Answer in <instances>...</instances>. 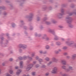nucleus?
<instances>
[{"instance_id": "16", "label": "nucleus", "mask_w": 76, "mask_h": 76, "mask_svg": "<svg viewBox=\"0 0 76 76\" xmlns=\"http://www.w3.org/2000/svg\"><path fill=\"white\" fill-rule=\"evenodd\" d=\"M38 60L39 61V64H41V62L43 61V60L42 59H41V58L39 59Z\"/></svg>"}, {"instance_id": "49", "label": "nucleus", "mask_w": 76, "mask_h": 76, "mask_svg": "<svg viewBox=\"0 0 76 76\" xmlns=\"http://www.w3.org/2000/svg\"><path fill=\"white\" fill-rule=\"evenodd\" d=\"M12 27H15V24H13L12 25Z\"/></svg>"}, {"instance_id": "25", "label": "nucleus", "mask_w": 76, "mask_h": 76, "mask_svg": "<svg viewBox=\"0 0 76 76\" xmlns=\"http://www.w3.org/2000/svg\"><path fill=\"white\" fill-rule=\"evenodd\" d=\"M45 60L46 61H49V60H50V59L49 58L47 57L45 58Z\"/></svg>"}, {"instance_id": "37", "label": "nucleus", "mask_w": 76, "mask_h": 76, "mask_svg": "<svg viewBox=\"0 0 76 76\" xmlns=\"http://www.w3.org/2000/svg\"><path fill=\"white\" fill-rule=\"evenodd\" d=\"M35 67L36 68H38V67H39V65L38 64L36 65Z\"/></svg>"}, {"instance_id": "64", "label": "nucleus", "mask_w": 76, "mask_h": 76, "mask_svg": "<svg viewBox=\"0 0 76 76\" xmlns=\"http://www.w3.org/2000/svg\"><path fill=\"white\" fill-rule=\"evenodd\" d=\"M1 39H4V38H3V37H1Z\"/></svg>"}, {"instance_id": "58", "label": "nucleus", "mask_w": 76, "mask_h": 76, "mask_svg": "<svg viewBox=\"0 0 76 76\" xmlns=\"http://www.w3.org/2000/svg\"><path fill=\"white\" fill-rule=\"evenodd\" d=\"M61 51V49H59L58 50V51L59 52H60V51Z\"/></svg>"}, {"instance_id": "20", "label": "nucleus", "mask_w": 76, "mask_h": 76, "mask_svg": "<svg viewBox=\"0 0 76 76\" xmlns=\"http://www.w3.org/2000/svg\"><path fill=\"white\" fill-rule=\"evenodd\" d=\"M9 72L11 75H12V74H13V71L12 70H10L9 71Z\"/></svg>"}, {"instance_id": "5", "label": "nucleus", "mask_w": 76, "mask_h": 76, "mask_svg": "<svg viewBox=\"0 0 76 76\" xmlns=\"http://www.w3.org/2000/svg\"><path fill=\"white\" fill-rule=\"evenodd\" d=\"M48 19L47 17H45L42 20V21L46 25H50L51 23V22L48 21H46Z\"/></svg>"}, {"instance_id": "13", "label": "nucleus", "mask_w": 76, "mask_h": 76, "mask_svg": "<svg viewBox=\"0 0 76 76\" xmlns=\"http://www.w3.org/2000/svg\"><path fill=\"white\" fill-rule=\"evenodd\" d=\"M23 62L21 61L20 63V67L21 68H23Z\"/></svg>"}, {"instance_id": "61", "label": "nucleus", "mask_w": 76, "mask_h": 76, "mask_svg": "<svg viewBox=\"0 0 76 76\" xmlns=\"http://www.w3.org/2000/svg\"><path fill=\"white\" fill-rule=\"evenodd\" d=\"M43 28V27L42 26L40 27V29H42Z\"/></svg>"}, {"instance_id": "18", "label": "nucleus", "mask_w": 76, "mask_h": 76, "mask_svg": "<svg viewBox=\"0 0 76 76\" xmlns=\"http://www.w3.org/2000/svg\"><path fill=\"white\" fill-rule=\"evenodd\" d=\"M73 14H74V15H76V12L71 13L69 14V16H72V15H73Z\"/></svg>"}, {"instance_id": "59", "label": "nucleus", "mask_w": 76, "mask_h": 76, "mask_svg": "<svg viewBox=\"0 0 76 76\" xmlns=\"http://www.w3.org/2000/svg\"><path fill=\"white\" fill-rule=\"evenodd\" d=\"M45 9H46V8H42V9H43V10H45Z\"/></svg>"}, {"instance_id": "7", "label": "nucleus", "mask_w": 76, "mask_h": 76, "mask_svg": "<svg viewBox=\"0 0 76 76\" xmlns=\"http://www.w3.org/2000/svg\"><path fill=\"white\" fill-rule=\"evenodd\" d=\"M67 68L65 69V71L66 72H70V70H73V67L72 66L68 65L67 66Z\"/></svg>"}, {"instance_id": "23", "label": "nucleus", "mask_w": 76, "mask_h": 76, "mask_svg": "<svg viewBox=\"0 0 76 76\" xmlns=\"http://www.w3.org/2000/svg\"><path fill=\"white\" fill-rule=\"evenodd\" d=\"M62 69H65V71H66V69H66V66H62Z\"/></svg>"}, {"instance_id": "50", "label": "nucleus", "mask_w": 76, "mask_h": 76, "mask_svg": "<svg viewBox=\"0 0 76 76\" xmlns=\"http://www.w3.org/2000/svg\"><path fill=\"white\" fill-rule=\"evenodd\" d=\"M70 58V57L69 56H66V58Z\"/></svg>"}, {"instance_id": "53", "label": "nucleus", "mask_w": 76, "mask_h": 76, "mask_svg": "<svg viewBox=\"0 0 76 76\" xmlns=\"http://www.w3.org/2000/svg\"><path fill=\"white\" fill-rule=\"evenodd\" d=\"M50 63L49 62L47 64V66H50Z\"/></svg>"}, {"instance_id": "33", "label": "nucleus", "mask_w": 76, "mask_h": 76, "mask_svg": "<svg viewBox=\"0 0 76 76\" xmlns=\"http://www.w3.org/2000/svg\"><path fill=\"white\" fill-rule=\"evenodd\" d=\"M69 26L70 28H73V26L72 24H69Z\"/></svg>"}, {"instance_id": "60", "label": "nucleus", "mask_w": 76, "mask_h": 76, "mask_svg": "<svg viewBox=\"0 0 76 76\" xmlns=\"http://www.w3.org/2000/svg\"><path fill=\"white\" fill-rule=\"evenodd\" d=\"M62 76H66V74H62Z\"/></svg>"}, {"instance_id": "3", "label": "nucleus", "mask_w": 76, "mask_h": 76, "mask_svg": "<svg viewBox=\"0 0 76 76\" xmlns=\"http://www.w3.org/2000/svg\"><path fill=\"white\" fill-rule=\"evenodd\" d=\"M64 10L61 9V13H58L57 14V17L58 18H62V15H64Z\"/></svg>"}, {"instance_id": "29", "label": "nucleus", "mask_w": 76, "mask_h": 76, "mask_svg": "<svg viewBox=\"0 0 76 76\" xmlns=\"http://www.w3.org/2000/svg\"><path fill=\"white\" fill-rule=\"evenodd\" d=\"M35 53H33L31 54V56L32 57H34V56H35Z\"/></svg>"}, {"instance_id": "30", "label": "nucleus", "mask_w": 76, "mask_h": 76, "mask_svg": "<svg viewBox=\"0 0 76 76\" xmlns=\"http://www.w3.org/2000/svg\"><path fill=\"white\" fill-rule=\"evenodd\" d=\"M45 48L46 49H49L50 48V46L48 45H46L45 47Z\"/></svg>"}, {"instance_id": "17", "label": "nucleus", "mask_w": 76, "mask_h": 76, "mask_svg": "<svg viewBox=\"0 0 76 76\" xmlns=\"http://www.w3.org/2000/svg\"><path fill=\"white\" fill-rule=\"evenodd\" d=\"M27 57H28V58H29V59L30 61H32V60L33 59H32V57H30V56H27Z\"/></svg>"}, {"instance_id": "55", "label": "nucleus", "mask_w": 76, "mask_h": 76, "mask_svg": "<svg viewBox=\"0 0 76 76\" xmlns=\"http://www.w3.org/2000/svg\"><path fill=\"white\" fill-rule=\"evenodd\" d=\"M2 65L3 66H5V63H4L2 64Z\"/></svg>"}, {"instance_id": "40", "label": "nucleus", "mask_w": 76, "mask_h": 76, "mask_svg": "<svg viewBox=\"0 0 76 76\" xmlns=\"http://www.w3.org/2000/svg\"><path fill=\"white\" fill-rule=\"evenodd\" d=\"M4 15V16H6V15H7V12H4L3 14Z\"/></svg>"}, {"instance_id": "32", "label": "nucleus", "mask_w": 76, "mask_h": 76, "mask_svg": "<svg viewBox=\"0 0 76 76\" xmlns=\"http://www.w3.org/2000/svg\"><path fill=\"white\" fill-rule=\"evenodd\" d=\"M39 53H40V54H44V52L42 50H40L39 51Z\"/></svg>"}, {"instance_id": "38", "label": "nucleus", "mask_w": 76, "mask_h": 76, "mask_svg": "<svg viewBox=\"0 0 76 76\" xmlns=\"http://www.w3.org/2000/svg\"><path fill=\"white\" fill-rule=\"evenodd\" d=\"M45 67V65H43L41 66L42 68H44Z\"/></svg>"}, {"instance_id": "14", "label": "nucleus", "mask_w": 76, "mask_h": 76, "mask_svg": "<svg viewBox=\"0 0 76 76\" xmlns=\"http://www.w3.org/2000/svg\"><path fill=\"white\" fill-rule=\"evenodd\" d=\"M50 21L51 22V23H56L57 22L54 19H51Z\"/></svg>"}, {"instance_id": "34", "label": "nucleus", "mask_w": 76, "mask_h": 76, "mask_svg": "<svg viewBox=\"0 0 76 76\" xmlns=\"http://www.w3.org/2000/svg\"><path fill=\"white\" fill-rule=\"evenodd\" d=\"M54 39H55V40H58V38L57 37H56L54 38Z\"/></svg>"}, {"instance_id": "11", "label": "nucleus", "mask_w": 76, "mask_h": 76, "mask_svg": "<svg viewBox=\"0 0 76 76\" xmlns=\"http://www.w3.org/2000/svg\"><path fill=\"white\" fill-rule=\"evenodd\" d=\"M52 60L53 61H54V62H57L58 60V59H56L55 57L52 58Z\"/></svg>"}, {"instance_id": "31", "label": "nucleus", "mask_w": 76, "mask_h": 76, "mask_svg": "<svg viewBox=\"0 0 76 76\" xmlns=\"http://www.w3.org/2000/svg\"><path fill=\"white\" fill-rule=\"evenodd\" d=\"M67 47L64 46V47H63L62 49H63V50H66V49H67Z\"/></svg>"}, {"instance_id": "57", "label": "nucleus", "mask_w": 76, "mask_h": 76, "mask_svg": "<svg viewBox=\"0 0 76 76\" xmlns=\"http://www.w3.org/2000/svg\"><path fill=\"white\" fill-rule=\"evenodd\" d=\"M47 53V51H45V52H43V54H46Z\"/></svg>"}, {"instance_id": "26", "label": "nucleus", "mask_w": 76, "mask_h": 76, "mask_svg": "<svg viewBox=\"0 0 76 76\" xmlns=\"http://www.w3.org/2000/svg\"><path fill=\"white\" fill-rule=\"evenodd\" d=\"M32 76H35L36 75V72H33L32 73Z\"/></svg>"}, {"instance_id": "19", "label": "nucleus", "mask_w": 76, "mask_h": 76, "mask_svg": "<svg viewBox=\"0 0 76 76\" xmlns=\"http://www.w3.org/2000/svg\"><path fill=\"white\" fill-rule=\"evenodd\" d=\"M76 55L75 54L73 55L72 56V59H75V58H76Z\"/></svg>"}, {"instance_id": "43", "label": "nucleus", "mask_w": 76, "mask_h": 76, "mask_svg": "<svg viewBox=\"0 0 76 76\" xmlns=\"http://www.w3.org/2000/svg\"><path fill=\"white\" fill-rule=\"evenodd\" d=\"M61 41H65V39H64V38H61Z\"/></svg>"}, {"instance_id": "48", "label": "nucleus", "mask_w": 76, "mask_h": 76, "mask_svg": "<svg viewBox=\"0 0 76 76\" xmlns=\"http://www.w3.org/2000/svg\"><path fill=\"white\" fill-rule=\"evenodd\" d=\"M49 63L51 64H52L53 63V61H50L49 62Z\"/></svg>"}, {"instance_id": "1", "label": "nucleus", "mask_w": 76, "mask_h": 76, "mask_svg": "<svg viewBox=\"0 0 76 76\" xmlns=\"http://www.w3.org/2000/svg\"><path fill=\"white\" fill-rule=\"evenodd\" d=\"M66 44L68 46L72 47H76V44L75 43V41H71L69 43V42L68 41H66L65 42Z\"/></svg>"}, {"instance_id": "28", "label": "nucleus", "mask_w": 76, "mask_h": 76, "mask_svg": "<svg viewBox=\"0 0 76 76\" xmlns=\"http://www.w3.org/2000/svg\"><path fill=\"white\" fill-rule=\"evenodd\" d=\"M56 44L57 45H60L61 43L59 42H56Z\"/></svg>"}, {"instance_id": "51", "label": "nucleus", "mask_w": 76, "mask_h": 76, "mask_svg": "<svg viewBox=\"0 0 76 76\" xmlns=\"http://www.w3.org/2000/svg\"><path fill=\"white\" fill-rule=\"evenodd\" d=\"M59 27L60 28H63V27L62 26H59Z\"/></svg>"}, {"instance_id": "47", "label": "nucleus", "mask_w": 76, "mask_h": 76, "mask_svg": "<svg viewBox=\"0 0 76 76\" xmlns=\"http://www.w3.org/2000/svg\"><path fill=\"white\" fill-rule=\"evenodd\" d=\"M49 75V73H46L45 74V76H48V75Z\"/></svg>"}, {"instance_id": "27", "label": "nucleus", "mask_w": 76, "mask_h": 76, "mask_svg": "<svg viewBox=\"0 0 76 76\" xmlns=\"http://www.w3.org/2000/svg\"><path fill=\"white\" fill-rule=\"evenodd\" d=\"M23 58V60H26V59H27V58H28V56H24Z\"/></svg>"}, {"instance_id": "63", "label": "nucleus", "mask_w": 76, "mask_h": 76, "mask_svg": "<svg viewBox=\"0 0 76 76\" xmlns=\"http://www.w3.org/2000/svg\"><path fill=\"white\" fill-rule=\"evenodd\" d=\"M49 10H51V7H50L49 8Z\"/></svg>"}, {"instance_id": "54", "label": "nucleus", "mask_w": 76, "mask_h": 76, "mask_svg": "<svg viewBox=\"0 0 76 76\" xmlns=\"http://www.w3.org/2000/svg\"><path fill=\"white\" fill-rule=\"evenodd\" d=\"M15 69H18V66H16L15 67Z\"/></svg>"}, {"instance_id": "56", "label": "nucleus", "mask_w": 76, "mask_h": 76, "mask_svg": "<svg viewBox=\"0 0 76 76\" xmlns=\"http://www.w3.org/2000/svg\"><path fill=\"white\" fill-rule=\"evenodd\" d=\"M4 7L3 8L1 7H0V9H4Z\"/></svg>"}, {"instance_id": "35", "label": "nucleus", "mask_w": 76, "mask_h": 76, "mask_svg": "<svg viewBox=\"0 0 76 76\" xmlns=\"http://www.w3.org/2000/svg\"><path fill=\"white\" fill-rule=\"evenodd\" d=\"M0 45H1V46H3V41H1L0 42Z\"/></svg>"}, {"instance_id": "41", "label": "nucleus", "mask_w": 76, "mask_h": 76, "mask_svg": "<svg viewBox=\"0 0 76 76\" xmlns=\"http://www.w3.org/2000/svg\"><path fill=\"white\" fill-rule=\"evenodd\" d=\"M40 20V18L39 17H38L37 18V21H39Z\"/></svg>"}, {"instance_id": "12", "label": "nucleus", "mask_w": 76, "mask_h": 76, "mask_svg": "<svg viewBox=\"0 0 76 76\" xmlns=\"http://www.w3.org/2000/svg\"><path fill=\"white\" fill-rule=\"evenodd\" d=\"M61 62L63 65H66V61L65 60H62Z\"/></svg>"}, {"instance_id": "62", "label": "nucleus", "mask_w": 76, "mask_h": 76, "mask_svg": "<svg viewBox=\"0 0 76 76\" xmlns=\"http://www.w3.org/2000/svg\"><path fill=\"white\" fill-rule=\"evenodd\" d=\"M20 22L21 23H23V20L20 21Z\"/></svg>"}, {"instance_id": "45", "label": "nucleus", "mask_w": 76, "mask_h": 76, "mask_svg": "<svg viewBox=\"0 0 76 76\" xmlns=\"http://www.w3.org/2000/svg\"><path fill=\"white\" fill-rule=\"evenodd\" d=\"M7 76H12L11 75L9 74L8 73H7Z\"/></svg>"}, {"instance_id": "8", "label": "nucleus", "mask_w": 76, "mask_h": 76, "mask_svg": "<svg viewBox=\"0 0 76 76\" xmlns=\"http://www.w3.org/2000/svg\"><path fill=\"white\" fill-rule=\"evenodd\" d=\"M57 67H55L53 68V70L52 71V73L55 74L57 73Z\"/></svg>"}, {"instance_id": "52", "label": "nucleus", "mask_w": 76, "mask_h": 76, "mask_svg": "<svg viewBox=\"0 0 76 76\" xmlns=\"http://www.w3.org/2000/svg\"><path fill=\"white\" fill-rule=\"evenodd\" d=\"M23 76H29V75H23Z\"/></svg>"}, {"instance_id": "9", "label": "nucleus", "mask_w": 76, "mask_h": 76, "mask_svg": "<svg viewBox=\"0 0 76 76\" xmlns=\"http://www.w3.org/2000/svg\"><path fill=\"white\" fill-rule=\"evenodd\" d=\"M42 39H45L46 41L50 40V39L48 37H47V35L46 34L44 35L43 37H42Z\"/></svg>"}, {"instance_id": "36", "label": "nucleus", "mask_w": 76, "mask_h": 76, "mask_svg": "<svg viewBox=\"0 0 76 76\" xmlns=\"http://www.w3.org/2000/svg\"><path fill=\"white\" fill-rule=\"evenodd\" d=\"M19 59L20 60H23V58H22V57H19Z\"/></svg>"}, {"instance_id": "21", "label": "nucleus", "mask_w": 76, "mask_h": 76, "mask_svg": "<svg viewBox=\"0 0 76 76\" xmlns=\"http://www.w3.org/2000/svg\"><path fill=\"white\" fill-rule=\"evenodd\" d=\"M23 47V44H20L18 46V47L19 48H22Z\"/></svg>"}, {"instance_id": "42", "label": "nucleus", "mask_w": 76, "mask_h": 76, "mask_svg": "<svg viewBox=\"0 0 76 76\" xmlns=\"http://www.w3.org/2000/svg\"><path fill=\"white\" fill-rule=\"evenodd\" d=\"M9 60L10 61H13V59L12 58H10Z\"/></svg>"}, {"instance_id": "44", "label": "nucleus", "mask_w": 76, "mask_h": 76, "mask_svg": "<svg viewBox=\"0 0 76 76\" xmlns=\"http://www.w3.org/2000/svg\"><path fill=\"white\" fill-rule=\"evenodd\" d=\"M35 58L36 60H39V57H38V56H37Z\"/></svg>"}, {"instance_id": "4", "label": "nucleus", "mask_w": 76, "mask_h": 76, "mask_svg": "<svg viewBox=\"0 0 76 76\" xmlns=\"http://www.w3.org/2000/svg\"><path fill=\"white\" fill-rule=\"evenodd\" d=\"M73 19L70 17H67L66 18V20L68 23H71Z\"/></svg>"}, {"instance_id": "46", "label": "nucleus", "mask_w": 76, "mask_h": 76, "mask_svg": "<svg viewBox=\"0 0 76 76\" xmlns=\"http://www.w3.org/2000/svg\"><path fill=\"white\" fill-rule=\"evenodd\" d=\"M64 55H67V53H64Z\"/></svg>"}, {"instance_id": "2", "label": "nucleus", "mask_w": 76, "mask_h": 76, "mask_svg": "<svg viewBox=\"0 0 76 76\" xmlns=\"http://www.w3.org/2000/svg\"><path fill=\"white\" fill-rule=\"evenodd\" d=\"M36 63H37V61H34L33 62V64H30L28 65L26 68V70H27V71L29 70V69L33 67L34 65Z\"/></svg>"}, {"instance_id": "24", "label": "nucleus", "mask_w": 76, "mask_h": 76, "mask_svg": "<svg viewBox=\"0 0 76 76\" xmlns=\"http://www.w3.org/2000/svg\"><path fill=\"white\" fill-rule=\"evenodd\" d=\"M48 31L49 32L52 33L53 32V31L51 30V29H48Z\"/></svg>"}, {"instance_id": "6", "label": "nucleus", "mask_w": 76, "mask_h": 76, "mask_svg": "<svg viewBox=\"0 0 76 76\" xmlns=\"http://www.w3.org/2000/svg\"><path fill=\"white\" fill-rule=\"evenodd\" d=\"M34 16V14L32 13H31L30 14V16L28 17V21H31L32 20V18Z\"/></svg>"}, {"instance_id": "39", "label": "nucleus", "mask_w": 76, "mask_h": 76, "mask_svg": "<svg viewBox=\"0 0 76 76\" xmlns=\"http://www.w3.org/2000/svg\"><path fill=\"white\" fill-rule=\"evenodd\" d=\"M56 54H58L59 52L58 51H55Z\"/></svg>"}, {"instance_id": "10", "label": "nucleus", "mask_w": 76, "mask_h": 76, "mask_svg": "<svg viewBox=\"0 0 76 76\" xmlns=\"http://www.w3.org/2000/svg\"><path fill=\"white\" fill-rule=\"evenodd\" d=\"M21 72H22V70L21 69H18L16 72V74L17 75H19Z\"/></svg>"}, {"instance_id": "22", "label": "nucleus", "mask_w": 76, "mask_h": 76, "mask_svg": "<svg viewBox=\"0 0 76 76\" xmlns=\"http://www.w3.org/2000/svg\"><path fill=\"white\" fill-rule=\"evenodd\" d=\"M35 36L36 37H41V34H37V33H36V34H35Z\"/></svg>"}, {"instance_id": "15", "label": "nucleus", "mask_w": 76, "mask_h": 76, "mask_svg": "<svg viewBox=\"0 0 76 76\" xmlns=\"http://www.w3.org/2000/svg\"><path fill=\"white\" fill-rule=\"evenodd\" d=\"M27 48V46L25 45H23L22 48L23 49H26Z\"/></svg>"}]
</instances>
